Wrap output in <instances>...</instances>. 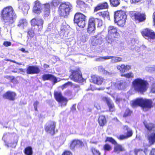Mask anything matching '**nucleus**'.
Instances as JSON below:
<instances>
[{"label": "nucleus", "instance_id": "1", "mask_svg": "<svg viewBox=\"0 0 155 155\" xmlns=\"http://www.w3.org/2000/svg\"><path fill=\"white\" fill-rule=\"evenodd\" d=\"M1 19L7 27L10 26L15 22L17 16L13 8L11 6L4 8L0 12Z\"/></svg>", "mask_w": 155, "mask_h": 155}, {"label": "nucleus", "instance_id": "2", "mask_svg": "<svg viewBox=\"0 0 155 155\" xmlns=\"http://www.w3.org/2000/svg\"><path fill=\"white\" fill-rule=\"evenodd\" d=\"M132 85L135 92L143 94L147 90L149 84L147 80L141 78H137L133 80Z\"/></svg>", "mask_w": 155, "mask_h": 155}, {"label": "nucleus", "instance_id": "3", "mask_svg": "<svg viewBox=\"0 0 155 155\" xmlns=\"http://www.w3.org/2000/svg\"><path fill=\"white\" fill-rule=\"evenodd\" d=\"M131 106L133 107H140L143 110L147 111L152 108L153 102L151 99L138 97L131 101Z\"/></svg>", "mask_w": 155, "mask_h": 155}, {"label": "nucleus", "instance_id": "4", "mask_svg": "<svg viewBox=\"0 0 155 155\" xmlns=\"http://www.w3.org/2000/svg\"><path fill=\"white\" fill-rule=\"evenodd\" d=\"M145 128L149 132H152L149 134L145 133V136L147 135L149 143L150 145H152L155 143V124L153 123H148L146 121L143 122Z\"/></svg>", "mask_w": 155, "mask_h": 155}, {"label": "nucleus", "instance_id": "5", "mask_svg": "<svg viewBox=\"0 0 155 155\" xmlns=\"http://www.w3.org/2000/svg\"><path fill=\"white\" fill-rule=\"evenodd\" d=\"M108 33L105 39L108 43H111L116 39L119 38L120 35L118 28L114 26H110L107 28Z\"/></svg>", "mask_w": 155, "mask_h": 155}, {"label": "nucleus", "instance_id": "6", "mask_svg": "<svg viewBox=\"0 0 155 155\" xmlns=\"http://www.w3.org/2000/svg\"><path fill=\"white\" fill-rule=\"evenodd\" d=\"M72 5L68 2H64L60 5L58 9L59 16L64 18H66L70 14L72 10Z\"/></svg>", "mask_w": 155, "mask_h": 155}, {"label": "nucleus", "instance_id": "7", "mask_svg": "<svg viewBox=\"0 0 155 155\" xmlns=\"http://www.w3.org/2000/svg\"><path fill=\"white\" fill-rule=\"evenodd\" d=\"M71 74L69 78L72 80L78 83H82L84 82L85 79L82 77V74L80 68H78L75 70H70Z\"/></svg>", "mask_w": 155, "mask_h": 155}, {"label": "nucleus", "instance_id": "8", "mask_svg": "<svg viewBox=\"0 0 155 155\" xmlns=\"http://www.w3.org/2000/svg\"><path fill=\"white\" fill-rule=\"evenodd\" d=\"M105 142H110L114 145L113 152L115 153L119 154L120 153L126 151L124 147L122 145L118 143L116 141L111 137H106Z\"/></svg>", "mask_w": 155, "mask_h": 155}, {"label": "nucleus", "instance_id": "9", "mask_svg": "<svg viewBox=\"0 0 155 155\" xmlns=\"http://www.w3.org/2000/svg\"><path fill=\"white\" fill-rule=\"evenodd\" d=\"M86 17L80 12H77L74 15V21L80 28H84L86 24Z\"/></svg>", "mask_w": 155, "mask_h": 155}, {"label": "nucleus", "instance_id": "10", "mask_svg": "<svg viewBox=\"0 0 155 155\" xmlns=\"http://www.w3.org/2000/svg\"><path fill=\"white\" fill-rule=\"evenodd\" d=\"M129 15L134 21L139 23L143 22L146 19V15L145 14L140 12L130 11L129 12Z\"/></svg>", "mask_w": 155, "mask_h": 155}, {"label": "nucleus", "instance_id": "11", "mask_svg": "<svg viewBox=\"0 0 155 155\" xmlns=\"http://www.w3.org/2000/svg\"><path fill=\"white\" fill-rule=\"evenodd\" d=\"M123 129L124 131V134H121L117 137V138L119 140H122L127 139L132 137L133 135V130L128 126H124Z\"/></svg>", "mask_w": 155, "mask_h": 155}, {"label": "nucleus", "instance_id": "12", "mask_svg": "<svg viewBox=\"0 0 155 155\" xmlns=\"http://www.w3.org/2000/svg\"><path fill=\"white\" fill-rule=\"evenodd\" d=\"M54 95L56 100L58 103L61 104V107L66 106L68 100L63 96L61 92L54 91Z\"/></svg>", "mask_w": 155, "mask_h": 155}, {"label": "nucleus", "instance_id": "13", "mask_svg": "<svg viewBox=\"0 0 155 155\" xmlns=\"http://www.w3.org/2000/svg\"><path fill=\"white\" fill-rule=\"evenodd\" d=\"M56 127L55 122L51 120H49L45 126V132L53 135L55 134V129Z\"/></svg>", "mask_w": 155, "mask_h": 155}, {"label": "nucleus", "instance_id": "14", "mask_svg": "<svg viewBox=\"0 0 155 155\" xmlns=\"http://www.w3.org/2000/svg\"><path fill=\"white\" fill-rule=\"evenodd\" d=\"M26 71L28 74H37L41 72V70L37 65H30L27 67Z\"/></svg>", "mask_w": 155, "mask_h": 155}, {"label": "nucleus", "instance_id": "15", "mask_svg": "<svg viewBox=\"0 0 155 155\" xmlns=\"http://www.w3.org/2000/svg\"><path fill=\"white\" fill-rule=\"evenodd\" d=\"M96 30L95 24L94 23V18L91 17L88 20L87 27V32L89 34L94 33Z\"/></svg>", "mask_w": 155, "mask_h": 155}, {"label": "nucleus", "instance_id": "16", "mask_svg": "<svg viewBox=\"0 0 155 155\" xmlns=\"http://www.w3.org/2000/svg\"><path fill=\"white\" fill-rule=\"evenodd\" d=\"M102 100L106 103L110 112H113L115 111V108L114 104L110 97H103L102 98Z\"/></svg>", "mask_w": 155, "mask_h": 155}, {"label": "nucleus", "instance_id": "17", "mask_svg": "<svg viewBox=\"0 0 155 155\" xmlns=\"http://www.w3.org/2000/svg\"><path fill=\"white\" fill-rule=\"evenodd\" d=\"M142 35L145 38L153 40L155 39V32L148 28H146L141 32Z\"/></svg>", "mask_w": 155, "mask_h": 155}, {"label": "nucleus", "instance_id": "18", "mask_svg": "<svg viewBox=\"0 0 155 155\" xmlns=\"http://www.w3.org/2000/svg\"><path fill=\"white\" fill-rule=\"evenodd\" d=\"M31 22L32 26H37L38 27V31H40L42 29L44 21L42 19H37L36 18H33L31 20Z\"/></svg>", "mask_w": 155, "mask_h": 155}, {"label": "nucleus", "instance_id": "19", "mask_svg": "<svg viewBox=\"0 0 155 155\" xmlns=\"http://www.w3.org/2000/svg\"><path fill=\"white\" fill-rule=\"evenodd\" d=\"M16 96V94L15 92L8 91L2 95V97L5 99L13 101L15 100Z\"/></svg>", "mask_w": 155, "mask_h": 155}, {"label": "nucleus", "instance_id": "20", "mask_svg": "<svg viewBox=\"0 0 155 155\" xmlns=\"http://www.w3.org/2000/svg\"><path fill=\"white\" fill-rule=\"evenodd\" d=\"M109 5L107 2H104L98 4L94 8V12L99 10L108 9Z\"/></svg>", "mask_w": 155, "mask_h": 155}, {"label": "nucleus", "instance_id": "21", "mask_svg": "<svg viewBox=\"0 0 155 155\" xmlns=\"http://www.w3.org/2000/svg\"><path fill=\"white\" fill-rule=\"evenodd\" d=\"M115 89L122 90L125 89L126 85V82L124 80H121L113 83Z\"/></svg>", "mask_w": 155, "mask_h": 155}, {"label": "nucleus", "instance_id": "22", "mask_svg": "<svg viewBox=\"0 0 155 155\" xmlns=\"http://www.w3.org/2000/svg\"><path fill=\"white\" fill-rule=\"evenodd\" d=\"M78 146L79 147H82L84 146V143L81 140L75 139L71 141L70 145V147L71 149H74L76 147Z\"/></svg>", "mask_w": 155, "mask_h": 155}, {"label": "nucleus", "instance_id": "23", "mask_svg": "<svg viewBox=\"0 0 155 155\" xmlns=\"http://www.w3.org/2000/svg\"><path fill=\"white\" fill-rule=\"evenodd\" d=\"M92 82L98 85H101L104 82V79L101 76L94 75L91 76Z\"/></svg>", "mask_w": 155, "mask_h": 155}, {"label": "nucleus", "instance_id": "24", "mask_svg": "<svg viewBox=\"0 0 155 155\" xmlns=\"http://www.w3.org/2000/svg\"><path fill=\"white\" fill-rule=\"evenodd\" d=\"M42 79L43 81L52 80L54 83H56L58 82L56 77L51 74H44L42 76Z\"/></svg>", "mask_w": 155, "mask_h": 155}, {"label": "nucleus", "instance_id": "25", "mask_svg": "<svg viewBox=\"0 0 155 155\" xmlns=\"http://www.w3.org/2000/svg\"><path fill=\"white\" fill-rule=\"evenodd\" d=\"M127 17L125 12L122 10L117 11L114 13V21Z\"/></svg>", "mask_w": 155, "mask_h": 155}, {"label": "nucleus", "instance_id": "26", "mask_svg": "<svg viewBox=\"0 0 155 155\" xmlns=\"http://www.w3.org/2000/svg\"><path fill=\"white\" fill-rule=\"evenodd\" d=\"M117 67L121 74H124V73L125 72H127L131 69V66L128 64H121L120 65L117 66Z\"/></svg>", "mask_w": 155, "mask_h": 155}, {"label": "nucleus", "instance_id": "27", "mask_svg": "<svg viewBox=\"0 0 155 155\" xmlns=\"http://www.w3.org/2000/svg\"><path fill=\"white\" fill-rule=\"evenodd\" d=\"M97 122L100 127H103L106 126L107 120L106 116L104 115H101L99 116Z\"/></svg>", "mask_w": 155, "mask_h": 155}, {"label": "nucleus", "instance_id": "28", "mask_svg": "<svg viewBox=\"0 0 155 155\" xmlns=\"http://www.w3.org/2000/svg\"><path fill=\"white\" fill-rule=\"evenodd\" d=\"M41 4L39 1L36 0L35 2V5L33 8V12L36 14L39 13L41 12Z\"/></svg>", "mask_w": 155, "mask_h": 155}, {"label": "nucleus", "instance_id": "29", "mask_svg": "<svg viewBox=\"0 0 155 155\" xmlns=\"http://www.w3.org/2000/svg\"><path fill=\"white\" fill-rule=\"evenodd\" d=\"M127 17L114 21V22L120 27H124L125 25Z\"/></svg>", "mask_w": 155, "mask_h": 155}, {"label": "nucleus", "instance_id": "30", "mask_svg": "<svg viewBox=\"0 0 155 155\" xmlns=\"http://www.w3.org/2000/svg\"><path fill=\"white\" fill-rule=\"evenodd\" d=\"M23 152L25 155H32L33 153L32 148L30 146L26 147L24 149Z\"/></svg>", "mask_w": 155, "mask_h": 155}, {"label": "nucleus", "instance_id": "31", "mask_svg": "<svg viewBox=\"0 0 155 155\" xmlns=\"http://www.w3.org/2000/svg\"><path fill=\"white\" fill-rule=\"evenodd\" d=\"M99 16L102 17L104 18L108 17L109 16V13L107 11L100 12L97 13Z\"/></svg>", "mask_w": 155, "mask_h": 155}, {"label": "nucleus", "instance_id": "32", "mask_svg": "<svg viewBox=\"0 0 155 155\" xmlns=\"http://www.w3.org/2000/svg\"><path fill=\"white\" fill-rule=\"evenodd\" d=\"M28 24V22L25 19H21L18 24L17 26L19 27H22L23 28L24 27L26 26Z\"/></svg>", "mask_w": 155, "mask_h": 155}, {"label": "nucleus", "instance_id": "33", "mask_svg": "<svg viewBox=\"0 0 155 155\" xmlns=\"http://www.w3.org/2000/svg\"><path fill=\"white\" fill-rule=\"evenodd\" d=\"M111 6L116 7L120 4V0H109Z\"/></svg>", "mask_w": 155, "mask_h": 155}, {"label": "nucleus", "instance_id": "34", "mask_svg": "<svg viewBox=\"0 0 155 155\" xmlns=\"http://www.w3.org/2000/svg\"><path fill=\"white\" fill-rule=\"evenodd\" d=\"M93 41L94 42L96 45L99 43V42L101 40V37L97 35L94 36L92 37Z\"/></svg>", "mask_w": 155, "mask_h": 155}, {"label": "nucleus", "instance_id": "35", "mask_svg": "<svg viewBox=\"0 0 155 155\" xmlns=\"http://www.w3.org/2000/svg\"><path fill=\"white\" fill-rule=\"evenodd\" d=\"M132 111L128 108H127L125 110L123 115V117L125 118L130 116L132 113Z\"/></svg>", "mask_w": 155, "mask_h": 155}, {"label": "nucleus", "instance_id": "36", "mask_svg": "<svg viewBox=\"0 0 155 155\" xmlns=\"http://www.w3.org/2000/svg\"><path fill=\"white\" fill-rule=\"evenodd\" d=\"M77 4L76 7L80 8H82L85 6V2L82 0H77L76 1Z\"/></svg>", "mask_w": 155, "mask_h": 155}, {"label": "nucleus", "instance_id": "37", "mask_svg": "<svg viewBox=\"0 0 155 155\" xmlns=\"http://www.w3.org/2000/svg\"><path fill=\"white\" fill-rule=\"evenodd\" d=\"M103 149L105 152L109 151L112 150V147L110 144L106 143L104 145Z\"/></svg>", "mask_w": 155, "mask_h": 155}, {"label": "nucleus", "instance_id": "38", "mask_svg": "<svg viewBox=\"0 0 155 155\" xmlns=\"http://www.w3.org/2000/svg\"><path fill=\"white\" fill-rule=\"evenodd\" d=\"M120 76L121 77H124L127 78H132L134 77V74L132 72H130L126 74H121Z\"/></svg>", "mask_w": 155, "mask_h": 155}, {"label": "nucleus", "instance_id": "39", "mask_svg": "<svg viewBox=\"0 0 155 155\" xmlns=\"http://www.w3.org/2000/svg\"><path fill=\"white\" fill-rule=\"evenodd\" d=\"M134 152L135 155H144L142 149H135Z\"/></svg>", "mask_w": 155, "mask_h": 155}, {"label": "nucleus", "instance_id": "40", "mask_svg": "<svg viewBox=\"0 0 155 155\" xmlns=\"http://www.w3.org/2000/svg\"><path fill=\"white\" fill-rule=\"evenodd\" d=\"M94 23H95L96 21H97V27H100L103 25V21L101 19L98 18H94Z\"/></svg>", "mask_w": 155, "mask_h": 155}, {"label": "nucleus", "instance_id": "41", "mask_svg": "<svg viewBox=\"0 0 155 155\" xmlns=\"http://www.w3.org/2000/svg\"><path fill=\"white\" fill-rule=\"evenodd\" d=\"M27 33L29 36L31 38H32L34 37L35 33L34 30L32 28L28 29Z\"/></svg>", "mask_w": 155, "mask_h": 155}, {"label": "nucleus", "instance_id": "42", "mask_svg": "<svg viewBox=\"0 0 155 155\" xmlns=\"http://www.w3.org/2000/svg\"><path fill=\"white\" fill-rule=\"evenodd\" d=\"M91 150L93 154V155H100L101 154V153L99 151L97 150L94 148H91Z\"/></svg>", "mask_w": 155, "mask_h": 155}, {"label": "nucleus", "instance_id": "43", "mask_svg": "<svg viewBox=\"0 0 155 155\" xmlns=\"http://www.w3.org/2000/svg\"><path fill=\"white\" fill-rule=\"evenodd\" d=\"M4 78L9 80L10 82L12 83L13 82V81L15 79V77L14 76L8 75L4 76Z\"/></svg>", "mask_w": 155, "mask_h": 155}, {"label": "nucleus", "instance_id": "44", "mask_svg": "<svg viewBox=\"0 0 155 155\" xmlns=\"http://www.w3.org/2000/svg\"><path fill=\"white\" fill-rule=\"evenodd\" d=\"M114 58V57L113 56H106L104 57H101L100 58H99L101 60H106L107 59H112Z\"/></svg>", "mask_w": 155, "mask_h": 155}, {"label": "nucleus", "instance_id": "45", "mask_svg": "<svg viewBox=\"0 0 155 155\" xmlns=\"http://www.w3.org/2000/svg\"><path fill=\"white\" fill-rule=\"evenodd\" d=\"M115 59L112 60L113 62L114 63L120 62L122 61V58L120 57H115Z\"/></svg>", "mask_w": 155, "mask_h": 155}, {"label": "nucleus", "instance_id": "46", "mask_svg": "<svg viewBox=\"0 0 155 155\" xmlns=\"http://www.w3.org/2000/svg\"><path fill=\"white\" fill-rule=\"evenodd\" d=\"M61 155H72V153L69 150H65L62 153Z\"/></svg>", "mask_w": 155, "mask_h": 155}, {"label": "nucleus", "instance_id": "47", "mask_svg": "<svg viewBox=\"0 0 155 155\" xmlns=\"http://www.w3.org/2000/svg\"><path fill=\"white\" fill-rule=\"evenodd\" d=\"M150 91L151 93H155V83L152 84Z\"/></svg>", "mask_w": 155, "mask_h": 155}, {"label": "nucleus", "instance_id": "48", "mask_svg": "<svg viewBox=\"0 0 155 155\" xmlns=\"http://www.w3.org/2000/svg\"><path fill=\"white\" fill-rule=\"evenodd\" d=\"M50 5L48 4H46L45 5V8L46 11H47L48 13H50Z\"/></svg>", "mask_w": 155, "mask_h": 155}, {"label": "nucleus", "instance_id": "49", "mask_svg": "<svg viewBox=\"0 0 155 155\" xmlns=\"http://www.w3.org/2000/svg\"><path fill=\"white\" fill-rule=\"evenodd\" d=\"M3 45L5 47H8L11 45L12 43L9 41H5L3 43Z\"/></svg>", "mask_w": 155, "mask_h": 155}, {"label": "nucleus", "instance_id": "50", "mask_svg": "<svg viewBox=\"0 0 155 155\" xmlns=\"http://www.w3.org/2000/svg\"><path fill=\"white\" fill-rule=\"evenodd\" d=\"M71 110L73 112H74L76 110V104H74L72 105V106L71 108Z\"/></svg>", "mask_w": 155, "mask_h": 155}, {"label": "nucleus", "instance_id": "51", "mask_svg": "<svg viewBox=\"0 0 155 155\" xmlns=\"http://www.w3.org/2000/svg\"><path fill=\"white\" fill-rule=\"evenodd\" d=\"M5 60L6 61H9L16 64H18V63L15 60H12L9 59L5 58Z\"/></svg>", "mask_w": 155, "mask_h": 155}, {"label": "nucleus", "instance_id": "52", "mask_svg": "<svg viewBox=\"0 0 155 155\" xmlns=\"http://www.w3.org/2000/svg\"><path fill=\"white\" fill-rule=\"evenodd\" d=\"M150 155H155V148H152L150 151Z\"/></svg>", "mask_w": 155, "mask_h": 155}, {"label": "nucleus", "instance_id": "53", "mask_svg": "<svg viewBox=\"0 0 155 155\" xmlns=\"http://www.w3.org/2000/svg\"><path fill=\"white\" fill-rule=\"evenodd\" d=\"M46 155H54V153L51 151H49L46 153Z\"/></svg>", "mask_w": 155, "mask_h": 155}, {"label": "nucleus", "instance_id": "54", "mask_svg": "<svg viewBox=\"0 0 155 155\" xmlns=\"http://www.w3.org/2000/svg\"><path fill=\"white\" fill-rule=\"evenodd\" d=\"M153 25L155 27V12L153 14Z\"/></svg>", "mask_w": 155, "mask_h": 155}, {"label": "nucleus", "instance_id": "55", "mask_svg": "<svg viewBox=\"0 0 155 155\" xmlns=\"http://www.w3.org/2000/svg\"><path fill=\"white\" fill-rule=\"evenodd\" d=\"M38 104V101H35L33 104L34 107H37Z\"/></svg>", "mask_w": 155, "mask_h": 155}, {"label": "nucleus", "instance_id": "56", "mask_svg": "<svg viewBox=\"0 0 155 155\" xmlns=\"http://www.w3.org/2000/svg\"><path fill=\"white\" fill-rule=\"evenodd\" d=\"M43 66L45 68H49V65L46 64H44L43 65Z\"/></svg>", "mask_w": 155, "mask_h": 155}, {"label": "nucleus", "instance_id": "57", "mask_svg": "<svg viewBox=\"0 0 155 155\" xmlns=\"http://www.w3.org/2000/svg\"><path fill=\"white\" fill-rule=\"evenodd\" d=\"M148 151L147 148H145L144 150H143V153H144L146 154H147V152Z\"/></svg>", "mask_w": 155, "mask_h": 155}, {"label": "nucleus", "instance_id": "58", "mask_svg": "<svg viewBox=\"0 0 155 155\" xmlns=\"http://www.w3.org/2000/svg\"><path fill=\"white\" fill-rule=\"evenodd\" d=\"M20 50L22 52H26V51H25V48H21L20 49Z\"/></svg>", "mask_w": 155, "mask_h": 155}, {"label": "nucleus", "instance_id": "59", "mask_svg": "<svg viewBox=\"0 0 155 155\" xmlns=\"http://www.w3.org/2000/svg\"><path fill=\"white\" fill-rule=\"evenodd\" d=\"M98 90H103L104 89V88L100 87L97 89Z\"/></svg>", "mask_w": 155, "mask_h": 155}, {"label": "nucleus", "instance_id": "60", "mask_svg": "<svg viewBox=\"0 0 155 155\" xmlns=\"http://www.w3.org/2000/svg\"><path fill=\"white\" fill-rule=\"evenodd\" d=\"M120 98H117L116 99V101H118V102H119L120 101Z\"/></svg>", "mask_w": 155, "mask_h": 155}, {"label": "nucleus", "instance_id": "61", "mask_svg": "<svg viewBox=\"0 0 155 155\" xmlns=\"http://www.w3.org/2000/svg\"><path fill=\"white\" fill-rule=\"evenodd\" d=\"M35 110V111H37L38 109H37V107H34Z\"/></svg>", "mask_w": 155, "mask_h": 155}, {"label": "nucleus", "instance_id": "62", "mask_svg": "<svg viewBox=\"0 0 155 155\" xmlns=\"http://www.w3.org/2000/svg\"><path fill=\"white\" fill-rule=\"evenodd\" d=\"M67 84V83H66V84H65L64 85H66V84Z\"/></svg>", "mask_w": 155, "mask_h": 155}, {"label": "nucleus", "instance_id": "63", "mask_svg": "<svg viewBox=\"0 0 155 155\" xmlns=\"http://www.w3.org/2000/svg\"><path fill=\"white\" fill-rule=\"evenodd\" d=\"M69 83H71V82H68Z\"/></svg>", "mask_w": 155, "mask_h": 155}]
</instances>
